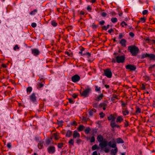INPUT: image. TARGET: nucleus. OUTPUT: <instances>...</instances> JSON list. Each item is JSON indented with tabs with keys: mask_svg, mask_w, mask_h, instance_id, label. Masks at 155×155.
<instances>
[{
	"mask_svg": "<svg viewBox=\"0 0 155 155\" xmlns=\"http://www.w3.org/2000/svg\"><path fill=\"white\" fill-rule=\"evenodd\" d=\"M128 50L130 51L133 56H136L139 51L138 48L135 45L128 46Z\"/></svg>",
	"mask_w": 155,
	"mask_h": 155,
	"instance_id": "f257e3e1",
	"label": "nucleus"
},
{
	"mask_svg": "<svg viewBox=\"0 0 155 155\" xmlns=\"http://www.w3.org/2000/svg\"><path fill=\"white\" fill-rule=\"evenodd\" d=\"M104 73L103 74L105 75L108 78H111L112 77V74L110 69L109 68H107L106 69L104 70Z\"/></svg>",
	"mask_w": 155,
	"mask_h": 155,
	"instance_id": "f03ea898",
	"label": "nucleus"
},
{
	"mask_svg": "<svg viewBox=\"0 0 155 155\" xmlns=\"http://www.w3.org/2000/svg\"><path fill=\"white\" fill-rule=\"evenodd\" d=\"M91 91L90 88H88L84 90L82 93L80 92V94L81 96L86 97L88 96L89 94Z\"/></svg>",
	"mask_w": 155,
	"mask_h": 155,
	"instance_id": "7ed1b4c3",
	"label": "nucleus"
},
{
	"mask_svg": "<svg viewBox=\"0 0 155 155\" xmlns=\"http://www.w3.org/2000/svg\"><path fill=\"white\" fill-rule=\"evenodd\" d=\"M116 61L118 63H123L125 60V57L123 56H117L115 57Z\"/></svg>",
	"mask_w": 155,
	"mask_h": 155,
	"instance_id": "20e7f679",
	"label": "nucleus"
},
{
	"mask_svg": "<svg viewBox=\"0 0 155 155\" xmlns=\"http://www.w3.org/2000/svg\"><path fill=\"white\" fill-rule=\"evenodd\" d=\"M126 68L127 69L130 70L131 71H134L136 68V66L134 65L128 64L126 66Z\"/></svg>",
	"mask_w": 155,
	"mask_h": 155,
	"instance_id": "39448f33",
	"label": "nucleus"
},
{
	"mask_svg": "<svg viewBox=\"0 0 155 155\" xmlns=\"http://www.w3.org/2000/svg\"><path fill=\"white\" fill-rule=\"evenodd\" d=\"M107 145V141L105 140H104L103 141L100 142L99 144V146L101 149H103Z\"/></svg>",
	"mask_w": 155,
	"mask_h": 155,
	"instance_id": "423d86ee",
	"label": "nucleus"
},
{
	"mask_svg": "<svg viewBox=\"0 0 155 155\" xmlns=\"http://www.w3.org/2000/svg\"><path fill=\"white\" fill-rule=\"evenodd\" d=\"M80 77L77 74H75L71 78V80L73 82H75L79 81L80 80Z\"/></svg>",
	"mask_w": 155,
	"mask_h": 155,
	"instance_id": "0eeeda50",
	"label": "nucleus"
},
{
	"mask_svg": "<svg viewBox=\"0 0 155 155\" xmlns=\"http://www.w3.org/2000/svg\"><path fill=\"white\" fill-rule=\"evenodd\" d=\"M108 144L110 147L113 148L116 147V146L115 140L114 139H113L112 140V142L111 141H109L108 142Z\"/></svg>",
	"mask_w": 155,
	"mask_h": 155,
	"instance_id": "6e6552de",
	"label": "nucleus"
},
{
	"mask_svg": "<svg viewBox=\"0 0 155 155\" xmlns=\"http://www.w3.org/2000/svg\"><path fill=\"white\" fill-rule=\"evenodd\" d=\"M48 152L49 153H53L55 151V148L54 147L49 146L48 148Z\"/></svg>",
	"mask_w": 155,
	"mask_h": 155,
	"instance_id": "1a4fd4ad",
	"label": "nucleus"
},
{
	"mask_svg": "<svg viewBox=\"0 0 155 155\" xmlns=\"http://www.w3.org/2000/svg\"><path fill=\"white\" fill-rule=\"evenodd\" d=\"M30 98L31 101L33 102H35L36 101V97L35 96L34 93H33L30 96Z\"/></svg>",
	"mask_w": 155,
	"mask_h": 155,
	"instance_id": "9d476101",
	"label": "nucleus"
},
{
	"mask_svg": "<svg viewBox=\"0 0 155 155\" xmlns=\"http://www.w3.org/2000/svg\"><path fill=\"white\" fill-rule=\"evenodd\" d=\"M31 53L35 56L38 55L40 53L39 50L36 48L31 49Z\"/></svg>",
	"mask_w": 155,
	"mask_h": 155,
	"instance_id": "9b49d317",
	"label": "nucleus"
},
{
	"mask_svg": "<svg viewBox=\"0 0 155 155\" xmlns=\"http://www.w3.org/2000/svg\"><path fill=\"white\" fill-rule=\"evenodd\" d=\"M110 126L113 128H114L115 127L117 128H119L120 126L119 125L117 124L115 122V121H111L110 122Z\"/></svg>",
	"mask_w": 155,
	"mask_h": 155,
	"instance_id": "f8f14e48",
	"label": "nucleus"
},
{
	"mask_svg": "<svg viewBox=\"0 0 155 155\" xmlns=\"http://www.w3.org/2000/svg\"><path fill=\"white\" fill-rule=\"evenodd\" d=\"M97 139L98 141L100 142V143L103 141L104 140H105V139H104L103 137L100 135L98 136Z\"/></svg>",
	"mask_w": 155,
	"mask_h": 155,
	"instance_id": "ddd939ff",
	"label": "nucleus"
},
{
	"mask_svg": "<svg viewBox=\"0 0 155 155\" xmlns=\"http://www.w3.org/2000/svg\"><path fill=\"white\" fill-rule=\"evenodd\" d=\"M80 137V135L77 132V131H74V132L73 135V139L77 137Z\"/></svg>",
	"mask_w": 155,
	"mask_h": 155,
	"instance_id": "4468645a",
	"label": "nucleus"
},
{
	"mask_svg": "<svg viewBox=\"0 0 155 155\" xmlns=\"http://www.w3.org/2000/svg\"><path fill=\"white\" fill-rule=\"evenodd\" d=\"M148 58H150V60H155V54H149Z\"/></svg>",
	"mask_w": 155,
	"mask_h": 155,
	"instance_id": "2eb2a0df",
	"label": "nucleus"
},
{
	"mask_svg": "<svg viewBox=\"0 0 155 155\" xmlns=\"http://www.w3.org/2000/svg\"><path fill=\"white\" fill-rule=\"evenodd\" d=\"M114 149H112L111 150V153L112 154H114V155H115V154L117 153V148L116 147H116H115Z\"/></svg>",
	"mask_w": 155,
	"mask_h": 155,
	"instance_id": "dca6fc26",
	"label": "nucleus"
},
{
	"mask_svg": "<svg viewBox=\"0 0 155 155\" xmlns=\"http://www.w3.org/2000/svg\"><path fill=\"white\" fill-rule=\"evenodd\" d=\"M103 97V95L102 94H101V95H99V96L97 97L96 98L95 100L97 101H99L100 100H101L102 98V97Z\"/></svg>",
	"mask_w": 155,
	"mask_h": 155,
	"instance_id": "f3484780",
	"label": "nucleus"
},
{
	"mask_svg": "<svg viewBox=\"0 0 155 155\" xmlns=\"http://www.w3.org/2000/svg\"><path fill=\"white\" fill-rule=\"evenodd\" d=\"M108 119L109 120H111V121H115V118L111 114L108 117Z\"/></svg>",
	"mask_w": 155,
	"mask_h": 155,
	"instance_id": "a211bd4d",
	"label": "nucleus"
},
{
	"mask_svg": "<svg viewBox=\"0 0 155 155\" xmlns=\"http://www.w3.org/2000/svg\"><path fill=\"white\" fill-rule=\"evenodd\" d=\"M126 40L124 39H123L120 41V43L122 45V46L125 47L126 46Z\"/></svg>",
	"mask_w": 155,
	"mask_h": 155,
	"instance_id": "6ab92c4d",
	"label": "nucleus"
},
{
	"mask_svg": "<svg viewBox=\"0 0 155 155\" xmlns=\"http://www.w3.org/2000/svg\"><path fill=\"white\" fill-rule=\"evenodd\" d=\"M117 140V143H124V141L122 140V139H121L120 138H118L117 139H116Z\"/></svg>",
	"mask_w": 155,
	"mask_h": 155,
	"instance_id": "aec40b11",
	"label": "nucleus"
},
{
	"mask_svg": "<svg viewBox=\"0 0 155 155\" xmlns=\"http://www.w3.org/2000/svg\"><path fill=\"white\" fill-rule=\"evenodd\" d=\"M72 132L69 130L67 131L66 135V136L67 137H70L71 135Z\"/></svg>",
	"mask_w": 155,
	"mask_h": 155,
	"instance_id": "412c9836",
	"label": "nucleus"
},
{
	"mask_svg": "<svg viewBox=\"0 0 155 155\" xmlns=\"http://www.w3.org/2000/svg\"><path fill=\"white\" fill-rule=\"evenodd\" d=\"M123 119L122 118V117L120 116L117 117L116 120V122L117 123H120L122 121H123Z\"/></svg>",
	"mask_w": 155,
	"mask_h": 155,
	"instance_id": "4be33fe9",
	"label": "nucleus"
},
{
	"mask_svg": "<svg viewBox=\"0 0 155 155\" xmlns=\"http://www.w3.org/2000/svg\"><path fill=\"white\" fill-rule=\"evenodd\" d=\"M96 111L94 109L91 110L89 112V114L90 116H92L93 115L94 113Z\"/></svg>",
	"mask_w": 155,
	"mask_h": 155,
	"instance_id": "5701e85b",
	"label": "nucleus"
},
{
	"mask_svg": "<svg viewBox=\"0 0 155 155\" xmlns=\"http://www.w3.org/2000/svg\"><path fill=\"white\" fill-rule=\"evenodd\" d=\"M90 130L91 129L89 127H87L85 130L84 132L86 134H88L89 133Z\"/></svg>",
	"mask_w": 155,
	"mask_h": 155,
	"instance_id": "b1692460",
	"label": "nucleus"
},
{
	"mask_svg": "<svg viewBox=\"0 0 155 155\" xmlns=\"http://www.w3.org/2000/svg\"><path fill=\"white\" fill-rule=\"evenodd\" d=\"M43 142H40L38 144V147L40 149H41L43 147Z\"/></svg>",
	"mask_w": 155,
	"mask_h": 155,
	"instance_id": "393cba45",
	"label": "nucleus"
},
{
	"mask_svg": "<svg viewBox=\"0 0 155 155\" xmlns=\"http://www.w3.org/2000/svg\"><path fill=\"white\" fill-rule=\"evenodd\" d=\"M99 147H97V146L96 144L94 145L92 147V149L93 150H94L96 149H99Z\"/></svg>",
	"mask_w": 155,
	"mask_h": 155,
	"instance_id": "a878e982",
	"label": "nucleus"
},
{
	"mask_svg": "<svg viewBox=\"0 0 155 155\" xmlns=\"http://www.w3.org/2000/svg\"><path fill=\"white\" fill-rule=\"evenodd\" d=\"M149 54L147 53L144 54L142 55L141 58L142 59H143L147 57L148 58Z\"/></svg>",
	"mask_w": 155,
	"mask_h": 155,
	"instance_id": "bb28decb",
	"label": "nucleus"
},
{
	"mask_svg": "<svg viewBox=\"0 0 155 155\" xmlns=\"http://www.w3.org/2000/svg\"><path fill=\"white\" fill-rule=\"evenodd\" d=\"M84 128V126L83 125H80L78 128V130L79 131H81Z\"/></svg>",
	"mask_w": 155,
	"mask_h": 155,
	"instance_id": "cd10ccee",
	"label": "nucleus"
},
{
	"mask_svg": "<svg viewBox=\"0 0 155 155\" xmlns=\"http://www.w3.org/2000/svg\"><path fill=\"white\" fill-rule=\"evenodd\" d=\"M51 24L54 26H56L57 25V23L54 20H53L51 21Z\"/></svg>",
	"mask_w": 155,
	"mask_h": 155,
	"instance_id": "c85d7f7f",
	"label": "nucleus"
},
{
	"mask_svg": "<svg viewBox=\"0 0 155 155\" xmlns=\"http://www.w3.org/2000/svg\"><path fill=\"white\" fill-rule=\"evenodd\" d=\"M122 113L124 116H126L129 114V112L128 110H126L123 111H122Z\"/></svg>",
	"mask_w": 155,
	"mask_h": 155,
	"instance_id": "c756f323",
	"label": "nucleus"
},
{
	"mask_svg": "<svg viewBox=\"0 0 155 155\" xmlns=\"http://www.w3.org/2000/svg\"><path fill=\"white\" fill-rule=\"evenodd\" d=\"M111 21L113 23H115L117 21V19L116 18H113L111 19Z\"/></svg>",
	"mask_w": 155,
	"mask_h": 155,
	"instance_id": "7c9ffc66",
	"label": "nucleus"
},
{
	"mask_svg": "<svg viewBox=\"0 0 155 155\" xmlns=\"http://www.w3.org/2000/svg\"><path fill=\"white\" fill-rule=\"evenodd\" d=\"M68 143L70 144L73 145L74 144V139H71L69 141Z\"/></svg>",
	"mask_w": 155,
	"mask_h": 155,
	"instance_id": "2f4dec72",
	"label": "nucleus"
},
{
	"mask_svg": "<svg viewBox=\"0 0 155 155\" xmlns=\"http://www.w3.org/2000/svg\"><path fill=\"white\" fill-rule=\"evenodd\" d=\"M32 90V88L31 87H28L27 89V92H31V91Z\"/></svg>",
	"mask_w": 155,
	"mask_h": 155,
	"instance_id": "473e14b6",
	"label": "nucleus"
},
{
	"mask_svg": "<svg viewBox=\"0 0 155 155\" xmlns=\"http://www.w3.org/2000/svg\"><path fill=\"white\" fill-rule=\"evenodd\" d=\"M107 105L106 103H103L100 104L99 105V107H101L102 106L105 107L107 106Z\"/></svg>",
	"mask_w": 155,
	"mask_h": 155,
	"instance_id": "72a5a7b5",
	"label": "nucleus"
},
{
	"mask_svg": "<svg viewBox=\"0 0 155 155\" xmlns=\"http://www.w3.org/2000/svg\"><path fill=\"white\" fill-rule=\"evenodd\" d=\"M120 25L122 26V27H124V25H125L126 26H127V23H126L125 21H123L121 23Z\"/></svg>",
	"mask_w": 155,
	"mask_h": 155,
	"instance_id": "f704fd0d",
	"label": "nucleus"
},
{
	"mask_svg": "<svg viewBox=\"0 0 155 155\" xmlns=\"http://www.w3.org/2000/svg\"><path fill=\"white\" fill-rule=\"evenodd\" d=\"M37 12V10L35 9L33 11H31L30 13V14H31V15H35V13H34L36 12Z\"/></svg>",
	"mask_w": 155,
	"mask_h": 155,
	"instance_id": "c9c22d12",
	"label": "nucleus"
},
{
	"mask_svg": "<svg viewBox=\"0 0 155 155\" xmlns=\"http://www.w3.org/2000/svg\"><path fill=\"white\" fill-rule=\"evenodd\" d=\"M99 115L100 116V117L101 118H103L105 116V114L103 113V112H101L100 113Z\"/></svg>",
	"mask_w": 155,
	"mask_h": 155,
	"instance_id": "e433bc0d",
	"label": "nucleus"
},
{
	"mask_svg": "<svg viewBox=\"0 0 155 155\" xmlns=\"http://www.w3.org/2000/svg\"><path fill=\"white\" fill-rule=\"evenodd\" d=\"M104 150L105 152L108 153L109 151V150L108 148L105 147L104 149Z\"/></svg>",
	"mask_w": 155,
	"mask_h": 155,
	"instance_id": "4c0bfd02",
	"label": "nucleus"
},
{
	"mask_svg": "<svg viewBox=\"0 0 155 155\" xmlns=\"http://www.w3.org/2000/svg\"><path fill=\"white\" fill-rule=\"evenodd\" d=\"M19 48L18 47V45H16L14 47L13 49L15 51H16L17 49H19Z\"/></svg>",
	"mask_w": 155,
	"mask_h": 155,
	"instance_id": "58836bf2",
	"label": "nucleus"
},
{
	"mask_svg": "<svg viewBox=\"0 0 155 155\" xmlns=\"http://www.w3.org/2000/svg\"><path fill=\"white\" fill-rule=\"evenodd\" d=\"M95 87V90L96 91H99L101 90V87H99L98 88L97 86H96Z\"/></svg>",
	"mask_w": 155,
	"mask_h": 155,
	"instance_id": "ea45409f",
	"label": "nucleus"
},
{
	"mask_svg": "<svg viewBox=\"0 0 155 155\" xmlns=\"http://www.w3.org/2000/svg\"><path fill=\"white\" fill-rule=\"evenodd\" d=\"M95 138L94 136H92L91 137L90 140V142H94L95 141Z\"/></svg>",
	"mask_w": 155,
	"mask_h": 155,
	"instance_id": "a19ab883",
	"label": "nucleus"
},
{
	"mask_svg": "<svg viewBox=\"0 0 155 155\" xmlns=\"http://www.w3.org/2000/svg\"><path fill=\"white\" fill-rule=\"evenodd\" d=\"M89 119L88 118H87L84 117H83L82 120L85 121H87Z\"/></svg>",
	"mask_w": 155,
	"mask_h": 155,
	"instance_id": "79ce46f5",
	"label": "nucleus"
},
{
	"mask_svg": "<svg viewBox=\"0 0 155 155\" xmlns=\"http://www.w3.org/2000/svg\"><path fill=\"white\" fill-rule=\"evenodd\" d=\"M107 14L105 12H102L101 13V15L103 17H105L106 16Z\"/></svg>",
	"mask_w": 155,
	"mask_h": 155,
	"instance_id": "37998d69",
	"label": "nucleus"
},
{
	"mask_svg": "<svg viewBox=\"0 0 155 155\" xmlns=\"http://www.w3.org/2000/svg\"><path fill=\"white\" fill-rule=\"evenodd\" d=\"M50 142H51V141H50V140L48 139V140H47L46 141V144L47 145H48L49 144H50Z\"/></svg>",
	"mask_w": 155,
	"mask_h": 155,
	"instance_id": "c03bdc74",
	"label": "nucleus"
},
{
	"mask_svg": "<svg viewBox=\"0 0 155 155\" xmlns=\"http://www.w3.org/2000/svg\"><path fill=\"white\" fill-rule=\"evenodd\" d=\"M148 13V11L147 10H145L143 11L142 12V14L143 15H145L147 14Z\"/></svg>",
	"mask_w": 155,
	"mask_h": 155,
	"instance_id": "a18cd8bd",
	"label": "nucleus"
},
{
	"mask_svg": "<svg viewBox=\"0 0 155 155\" xmlns=\"http://www.w3.org/2000/svg\"><path fill=\"white\" fill-rule=\"evenodd\" d=\"M63 145V143H59L58 144V147L59 148H62V147Z\"/></svg>",
	"mask_w": 155,
	"mask_h": 155,
	"instance_id": "49530a36",
	"label": "nucleus"
},
{
	"mask_svg": "<svg viewBox=\"0 0 155 155\" xmlns=\"http://www.w3.org/2000/svg\"><path fill=\"white\" fill-rule=\"evenodd\" d=\"M136 113H140V110L139 108H137L136 109Z\"/></svg>",
	"mask_w": 155,
	"mask_h": 155,
	"instance_id": "de8ad7c7",
	"label": "nucleus"
},
{
	"mask_svg": "<svg viewBox=\"0 0 155 155\" xmlns=\"http://www.w3.org/2000/svg\"><path fill=\"white\" fill-rule=\"evenodd\" d=\"M36 24L35 23H33L31 24V26L33 28H35L36 26Z\"/></svg>",
	"mask_w": 155,
	"mask_h": 155,
	"instance_id": "09e8293b",
	"label": "nucleus"
},
{
	"mask_svg": "<svg viewBox=\"0 0 155 155\" xmlns=\"http://www.w3.org/2000/svg\"><path fill=\"white\" fill-rule=\"evenodd\" d=\"M81 140L80 139H77L76 140V143L78 144H79L81 143Z\"/></svg>",
	"mask_w": 155,
	"mask_h": 155,
	"instance_id": "8fccbe9b",
	"label": "nucleus"
},
{
	"mask_svg": "<svg viewBox=\"0 0 155 155\" xmlns=\"http://www.w3.org/2000/svg\"><path fill=\"white\" fill-rule=\"evenodd\" d=\"M129 35L131 37H133L134 36V34L132 32H130L129 34Z\"/></svg>",
	"mask_w": 155,
	"mask_h": 155,
	"instance_id": "3c124183",
	"label": "nucleus"
},
{
	"mask_svg": "<svg viewBox=\"0 0 155 155\" xmlns=\"http://www.w3.org/2000/svg\"><path fill=\"white\" fill-rule=\"evenodd\" d=\"M38 86H39L40 88H41L43 87L44 86V84L42 83H39V84H38Z\"/></svg>",
	"mask_w": 155,
	"mask_h": 155,
	"instance_id": "603ef678",
	"label": "nucleus"
},
{
	"mask_svg": "<svg viewBox=\"0 0 155 155\" xmlns=\"http://www.w3.org/2000/svg\"><path fill=\"white\" fill-rule=\"evenodd\" d=\"M105 21H102L99 22V24L101 25H103Z\"/></svg>",
	"mask_w": 155,
	"mask_h": 155,
	"instance_id": "864d4df0",
	"label": "nucleus"
},
{
	"mask_svg": "<svg viewBox=\"0 0 155 155\" xmlns=\"http://www.w3.org/2000/svg\"><path fill=\"white\" fill-rule=\"evenodd\" d=\"M93 106L94 107L97 108V103H94L93 104Z\"/></svg>",
	"mask_w": 155,
	"mask_h": 155,
	"instance_id": "5fc2aeb1",
	"label": "nucleus"
},
{
	"mask_svg": "<svg viewBox=\"0 0 155 155\" xmlns=\"http://www.w3.org/2000/svg\"><path fill=\"white\" fill-rule=\"evenodd\" d=\"M54 137L55 139L56 140H57L59 139V137H58V136H57L56 134H54Z\"/></svg>",
	"mask_w": 155,
	"mask_h": 155,
	"instance_id": "6e6d98bb",
	"label": "nucleus"
},
{
	"mask_svg": "<svg viewBox=\"0 0 155 155\" xmlns=\"http://www.w3.org/2000/svg\"><path fill=\"white\" fill-rule=\"evenodd\" d=\"M154 67H155V64L153 65H150L149 68L150 69H151Z\"/></svg>",
	"mask_w": 155,
	"mask_h": 155,
	"instance_id": "4d7b16f0",
	"label": "nucleus"
},
{
	"mask_svg": "<svg viewBox=\"0 0 155 155\" xmlns=\"http://www.w3.org/2000/svg\"><path fill=\"white\" fill-rule=\"evenodd\" d=\"M7 146L8 148H10L11 147V143H8L7 144Z\"/></svg>",
	"mask_w": 155,
	"mask_h": 155,
	"instance_id": "13d9d810",
	"label": "nucleus"
},
{
	"mask_svg": "<svg viewBox=\"0 0 155 155\" xmlns=\"http://www.w3.org/2000/svg\"><path fill=\"white\" fill-rule=\"evenodd\" d=\"M125 127H126L128 125V122L127 121H125V122H124Z\"/></svg>",
	"mask_w": 155,
	"mask_h": 155,
	"instance_id": "bf43d9fd",
	"label": "nucleus"
},
{
	"mask_svg": "<svg viewBox=\"0 0 155 155\" xmlns=\"http://www.w3.org/2000/svg\"><path fill=\"white\" fill-rule=\"evenodd\" d=\"M97 129H93V133H94L95 134L97 133Z\"/></svg>",
	"mask_w": 155,
	"mask_h": 155,
	"instance_id": "052dcab7",
	"label": "nucleus"
},
{
	"mask_svg": "<svg viewBox=\"0 0 155 155\" xmlns=\"http://www.w3.org/2000/svg\"><path fill=\"white\" fill-rule=\"evenodd\" d=\"M140 20L141 21H143V22H144L145 21V18L144 17L141 18Z\"/></svg>",
	"mask_w": 155,
	"mask_h": 155,
	"instance_id": "680f3d73",
	"label": "nucleus"
},
{
	"mask_svg": "<svg viewBox=\"0 0 155 155\" xmlns=\"http://www.w3.org/2000/svg\"><path fill=\"white\" fill-rule=\"evenodd\" d=\"M63 123V121L62 120L59 121L58 122V123L59 125H62V123Z\"/></svg>",
	"mask_w": 155,
	"mask_h": 155,
	"instance_id": "e2e57ef3",
	"label": "nucleus"
},
{
	"mask_svg": "<svg viewBox=\"0 0 155 155\" xmlns=\"http://www.w3.org/2000/svg\"><path fill=\"white\" fill-rule=\"evenodd\" d=\"M93 28H97V26L96 25L93 24L92 26Z\"/></svg>",
	"mask_w": 155,
	"mask_h": 155,
	"instance_id": "0e129e2a",
	"label": "nucleus"
},
{
	"mask_svg": "<svg viewBox=\"0 0 155 155\" xmlns=\"http://www.w3.org/2000/svg\"><path fill=\"white\" fill-rule=\"evenodd\" d=\"M72 96L74 98H75L77 97V95L75 94H74L72 95Z\"/></svg>",
	"mask_w": 155,
	"mask_h": 155,
	"instance_id": "69168bd1",
	"label": "nucleus"
},
{
	"mask_svg": "<svg viewBox=\"0 0 155 155\" xmlns=\"http://www.w3.org/2000/svg\"><path fill=\"white\" fill-rule=\"evenodd\" d=\"M102 28L103 30H107V28L106 26H104L102 27Z\"/></svg>",
	"mask_w": 155,
	"mask_h": 155,
	"instance_id": "338daca9",
	"label": "nucleus"
},
{
	"mask_svg": "<svg viewBox=\"0 0 155 155\" xmlns=\"http://www.w3.org/2000/svg\"><path fill=\"white\" fill-rule=\"evenodd\" d=\"M92 155H97V151H94L92 153Z\"/></svg>",
	"mask_w": 155,
	"mask_h": 155,
	"instance_id": "774afa93",
	"label": "nucleus"
}]
</instances>
